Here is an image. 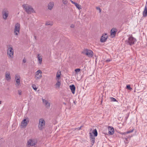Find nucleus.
Listing matches in <instances>:
<instances>
[{
    "mask_svg": "<svg viewBox=\"0 0 147 147\" xmlns=\"http://www.w3.org/2000/svg\"><path fill=\"white\" fill-rule=\"evenodd\" d=\"M128 37L127 40L125 41L126 43L130 45H134L136 41V38L133 37L132 35H129Z\"/></svg>",
    "mask_w": 147,
    "mask_h": 147,
    "instance_id": "nucleus-1",
    "label": "nucleus"
},
{
    "mask_svg": "<svg viewBox=\"0 0 147 147\" xmlns=\"http://www.w3.org/2000/svg\"><path fill=\"white\" fill-rule=\"evenodd\" d=\"M23 7L28 14H30L31 13L35 12L31 6L27 4H24L23 5Z\"/></svg>",
    "mask_w": 147,
    "mask_h": 147,
    "instance_id": "nucleus-2",
    "label": "nucleus"
},
{
    "mask_svg": "<svg viewBox=\"0 0 147 147\" xmlns=\"http://www.w3.org/2000/svg\"><path fill=\"white\" fill-rule=\"evenodd\" d=\"M82 53L84 55H86L89 57H92L94 55L93 51L91 50L85 49L83 50Z\"/></svg>",
    "mask_w": 147,
    "mask_h": 147,
    "instance_id": "nucleus-3",
    "label": "nucleus"
},
{
    "mask_svg": "<svg viewBox=\"0 0 147 147\" xmlns=\"http://www.w3.org/2000/svg\"><path fill=\"white\" fill-rule=\"evenodd\" d=\"M7 53L9 58H12L13 57V48L11 47V45H9L7 46Z\"/></svg>",
    "mask_w": 147,
    "mask_h": 147,
    "instance_id": "nucleus-4",
    "label": "nucleus"
},
{
    "mask_svg": "<svg viewBox=\"0 0 147 147\" xmlns=\"http://www.w3.org/2000/svg\"><path fill=\"white\" fill-rule=\"evenodd\" d=\"M3 17L4 19L6 20L9 16V11L7 9H3L2 11Z\"/></svg>",
    "mask_w": 147,
    "mask_h": 147,
    "instance_id": "nucleus-5",
    "label": "nucleus"
},
{
    "mask_svg": "<svg viewBox=\"0 0 147 147\" xmlns=\"http://www.w3.org/2000/svg\"><path fill=\"white\" fill-rule=\"evenodd\" d=\"M20 25L18 23H17L15 25L14 30V34L15 35H18L20 34Z\"/></svg>",
    "mask_w": 147,
    "mask_h": 147,
    "instance_id": "nucleus-6",
    "label": "nucleus"
},
{
    "mask_svg": "<svg viewBox=\"0 0 147 147\" xmlns=\"http://www.w3.org/2000/svg\"><path fill=\"white\" fill-rule=\"evenodd\" d=\"M45 125V120L42 119H39V121L38 125V127L40 130H42L44 128Z\"/></svg>",
    "mask_w": 147,
    "mask_h": 147,
    "instance_id": "nucleus-7",
    "label": "nucleus"
},
{
    "mask_svg": "<svg viewBox=\"0 0 147 147\" xmlns=\"http://www.w3.org/2000/svg\"><path fill=\"white\" fill-rule=\"evenodd\" d=\"M117 31V29L115 28H112L110 31V36L111 38H113L115 36Z\"/></svg>",
    "mask_w": 147,
    "mask_h": 147,
    "instance_id": "nucleus-8",
    "label": "nucleus"
},
{
    "mask_svg": "<svg viewBox=\"0 0 147 147\" xmlns=\"http://www.w3.org/2000/svg\"><path fill=\"white\" fill-rule=\"evenodd\" d=\"M42 71L40 70H38L36 72L35 76V78L37 80L40 79L42 76Z\"/></svg>",
    "mask_w": 147,
    "mask_h": 147,
    "instance_id": "nucleus-9",
    "label": "nucleus"
},
{
    "mask_svg": "<svg viewBox=\"0 0 147 147\" xmlns=\"http://www.w3.org/2000/svg\"><path fill=\"white\" fill-rule=\"evenodd\" d=\"M108 37L107 33L103 34L100 39V41L102 42H105L107 39Z\"/></svg>",
    "mask_w": 147,
    "mask_h": 147,
    "instance_id": "nucleus-10",
    "label": "nucleus"
},
{
    "mask_svg": "<svg viewBox=\"0 0 147 147\" xmlns=\"http://www.w3.org/2000/svg\"><path fill=\"white\" fill-rule=\"evenodd\" d=\"M29 122V120L28 118L24 119L22 121L21 123V125L22 126H26Z\"/></svg>",
    "mask_w": 147,
    "mask_h": 147,
    "instance_id": "nucleus-11",
    "label": "nucleus"
},
{
    "mask_svg": "<svg viewBox=\"0 0 147 147\" xmlns=\"http://www.w3.org/2000/svg\"><path fill=\"white\" fill-rule=\"evenodd\" d=\"M26 147H30V146H33L36 144L33 140H30L28 142Z\"/></svg>",
    "mask_w": 147,
    "mask_h": 147,
    "instance_id": "nucleus-12",
    "label": "nucleus"
},
{
    "mask_svg": "<svg viewBox=\"0 0 147 147\" xmlns=\"http://www.w3.org/2000/svg\"><path fill=\"white\" fill-rule=\"evenodd\" d=\"M108 129L109 131L108 134L110 135H112L114 133V128L112 127L109 126L108 127Z\"/></svg>",
    "mask_w": 147,
    "mask_h": 147,
    "instance_id": "nucleus-13",
    "label": "nucleus"
},
{
    "mask_svg": "<svg viewBox=\"0 0 147 147\" xmlns=\"http://www.w3.org/2000/svg\"><path fill=\"white\" fill-rule=\"evenodd\" d=\"M6 79L8 81L11 80V77L10 73L8 71H6L5 73Z\"/></svg>",
    "mask_w": 147,
    "mask_h": 147,
    "instance_id": "nucleus-14",
    "label": "nucleus"
},
{
    "mask_svg": "<svg viewBox=\"0 0 147 147\" xmlns=\"http://www.w3.org/2000/svg\"><path fill=\"white\" fill-rule=\"evenodd\" d=\"M79 10L82 9L81 6L79 4H78L76 2H74L71 0L70 1Z\"/></svg>",
    "mask_w": 147,
    "mask_h": 147,
    "instance_id": "nucleus-15",
    "label": "nucleus"
},
{
    "mask_svg": "<svg viewBox=\"0 0 147 147\" xmlns=\"http://www.w3.org/2000/svg\"><path fill=\"white\" fill-rule=\"evenodd\" d=\"M20 78L19 76H18V75H16L15 79L16 80V85L17 86H19L20 84Z\"/></svg>",
    "mask_w": 147,
    "mask_h": 147,
    "instance_id": "nucleus-16",
    "label": "nucleus"
},
{
    "mask_svg": "<svg viewBox=\"0 0 147 147\" xmlns=\"http://www.w3.org/2000/svg\"><path fill=\"white\" fill-rule=\"evenodd\" d=\"M57 82L55 85V86L56 88H59L61 85V81L59 80H56Z\"/></svg>",
    "mask_w": 147,
    "mask_h": 147,
    "instance_id": "nucleus-17",
    "label": "nucleus"
},
{
    "mask_svg": "<svg viewBox=\"0 0 147 147\" xmlns=\"http://www.w3.org/2000/svg\"><path fill=\"white\" fill-rule=\"evenodd\" d=\"M61 72L60 71H58L56 74V80H59L61 78Z\"/></svg>",
    "mask_w": 147,
    "mask_h": 147,
    "instance_id": "nucleus-18",
    "label": "nucleus"
},
{
    "mask_svg": "<svg viewBox=\"0 0 147 147\" xmlns=\"http://www.w3.org/2000/svg\"><path fill=\"white\" fill-rule=\"evenodd\" d=\"M70 88L72 93L73 94H74L75 93L76 88L74 85H71L70 86Z\"/></svg>",
    "mask_w": 147,
    "mask_h": 147,
    "instance_id": "nucleus-19",
    "label": "nucleus"
},
{
    "mask_svg": "<svg viewBox=\"0 0 147 147\" xmlns=\"http://www.w3.org/2000/svg\"><path fill=\"white\" fill-rule=\"evenodd\" d=\"M54 2H50L48 5V9L50 10H51L52 9L54 6Z\"/></svg>",
    "mask_w": 147,
    "mask_h": 147,
    "instance_id": "nucleus-20",
    "label": "nucleus"
},
{
    "mask_svg": "<svg viewBox=\"0 0 147 147\" xmlns=\"http://www.w3.org/2000/svg\"><path fill=\"white\" fill-rule=\"evenodd\" d=\"M143 16L144 17L147 16V9L146 6H145L143 12Z\"/></svg>",
    "mask_w": 147,
    "mask_h": 147,
    "instance_id": "nucleus-21",
    "label": "nucleus"
},
{
    "mask_svg": "<svg viewBox=\"0 0 147 147\" xmlns=\"http://www.w3.org/2000/svg\"><path fill=\"white\" fill-rule=\"evenodd\" d=\"M37 56H38V61H39V63L40 64H41L42 62V57L39 54Z\"/></svg>",
    "mask_w": 147,
    "mask_h": 147,
    "instance_id": "nucleus-22",
    "label": "nucleus"
},
{
    "mask_svg": "<svg viewBox=\"0 0 147 147\" xmlns=\"http://www.w3.org/2000/svg\"><path fill=\"white\" fill-rule=\"evenodd\" d=\"M92 133L95 136H96L97 135V132L96 129H95L93 130Z\"/></svg>",
    "mask_w": 147,
    "mask_h": 147,
    "instance_id": "nucleus-23",
    "label": "nucleus"
},
{
    "mask_svg": "<svg viewBox=\"0 0 147 147\" xmlns=\"http://www.w3.org/2000/svg\"><path fill=\"white\" fill-rule=\"evenodd\" d=\"M53 24V22L52 21H49L47 22V25L52 26Z\"/></svg>",
    "mask_w": 147,
    "mask_h": 147,
    "instance_id": "nucleus-24",
    "label": "nucleus"
},
{
    "mask_svg": "<svg viewBox=\"0 0 147 147\" xmlns=\"http://www.w3.org/2000/svg\"><path fill=\"white\" fill-rule=\"evenodd\" d=\"M80 71V69L79 68L76 69H75V71L76 72V74H78V73Z\"/></svg>",
    "mask_w": 147,
    "mask_h": 147,
    "instance_id": "nucleus-25",
    "label": "nucleus"
},
{
    "mask_svg": "<svg viewBox=\"0 0 147 147\" xmlns=\"http://www.w3.org/2000/svg\"><path fill=\"white\" fill-rule=\"evenodd\" d=\"M50 105V102H47V108H49Z\"/></svg>",
    "mask_w": 147,
    "mask_h": 147,
    "instance_id": "nucleus-26",
    "label": "nucleus"
},
{
    "mask_svg": "<svg viewBox=\"0 0 147 147\" xmlns=\"http://www.w3.org/2000/svg\"><path fill=\"white\" fill-rule=\"evenodd\" d=\"M62 3H63L65 4L66 5L67 3L68 2V1L67 0H62Z\"/></svg>",
    "mask_w": 147,
    "mask_h": 147,
    "instance_id": "nucleus-27",
    "label": "nucleus"
},
{
    "mask_svg": "<svg viewBox=\"0 0 147 147\" xmlns=\"http://www.w3.org/2000/svg\"><path fill=\"white\" fill-rule=\"evenodd\" d=\"M126 88L129 90H131L132 88L130 87V86L129 85H128L126 86Z\"/></svg>",
    "mask_w": 147,
    "mask_h": 147,
    "instance_id": "nucleus-28",
    "label": "nucleus"
},
{
    "mask_svg": "<svg viewBox=\"0 0 147 147\" xmlns=\"http://www.w3.org/2000/svg\"><path fill=\"white\" fill-rule=\"evenodd\" d=\"M32 87L33 89L35 90H36L37 89V88H36V85H35V84H33L32 85Z\"/></svg>",
    "mask_w": 147,
    "mask_h": 147,
    "instance_id": "nucleus-29",
    "label": "nucleus"
},
{
    "mask_svg": "<svg viewBox=\"0 0 147 147\" xmlns=\"http://www.w3.org/2000/svg\"><path fill=\"white\" fill-rule=\"evenodd\" d=\"M111 101H116V99L114 98H113V97H111Z\"/></svg>",
    "mask_w": 147,
    "mask_h": 147,
    "instance_id": "nucleus-30",
    "label": "nucleus"
},
{
    "mask_svg": "<svg viewBox=\"0 0 147 147\" xmlns=\"http://www.w3.org/2000/svg\"><path fill=\"white\" fill-rule=\"evenodd\" d=\"M96 9L97 10H98L99 11L100 13L101 12V10L100 8L98 7H96Z\"/></svg>",
    "mask_w": 147,
    "mask_h": 147,
    "instance_id": "nucleus-31",
    "label": "nucleus"
},
{
    "mask_svg": "<svg viewBox=\"0 0 147 147\" xmlns=\"http://www.w3.org/2000/svg\"><path fill=\"white\" fill-rule=\"evenodd\" d=\"M42 100L43 103L46 105V100L43 98H42Z\"/></svg>",
    "mask_w": 147,
    "mask_h": 147,
    "instance_id": "nucleus-32",
    "label": "nucleus"
},
{
    "mask_svg": "<svg viewBox=\"0 0 147 147\" xmlns=\"http://www.w3.org/2000/svg\"><path fill=\"white\" fill-rule=\"evenodd\" d=\"M119 133L120 134H121V135H125L126 134V132L122 133V132H119Z\"/></svg>",
    "mask_w": 147,
    "mask_h": 147,
    "instance_id": "nucleus-33",
    "label": "nucleus"
},
{
    "mask_svg": "<svg viewBox=\"0 0 147 147\" xmlns=\"http://www.w3.org/2000/svg\"><path fill=\"white\" fill-rule=\"evenodd\" d=\"M133 131V130H132L131 131H127V132H126V134H129V133L132 132Z\"/></svg>",
    "mask_w": 147,
    "mask_h": 147,
    "instance_id": "nucleus-34",
    "label": "nucleus"
},
{
    "mask_svg": "<svg viewBox=\"0 0 147 147\" xmlns=\"http://www.w3.org/2000/svg\"><path fill=\"white\" fill-rule=\"evenodd\" d=\"M82 127V126H81L80 127L76 129H77L78 130H80L81 129V128Z\"/></svg>",
    "mask_w": 147,
    "mask_h": 147,
    "instance_id": "nucleus-35",
    "label": "nucleus"
},
{
    "mask_svg": "<svg viewBox=\"0 0 147 147\" xmlns=\"http://www.w3.org/2000/svg\"><path fill=\"white\" fill-rule=\"evenodd\" d=\"M23 62L24 63H25L26 62V60L25 59V58L23 59Z\"/></svg>",
    "mask_w": 147,
    "mask_h": 147,
    "instance_id": "nucleus-36",
    "label": "nucleus"
},
{
    "mask_svg": "<svg viewBox=\"0 0 147 147\" xmlns=\"http://www.w3.org/2000/svg\"><path fill=\"white\" fill-rule=\"evenodd\" d=\"M111 61V60L110 59H108L106 61V62H109Z\"/></svg>",
    "mask_w": 147,
    "mask_h": 147,
    "instance_id": "nucleus-37",
    "label": "nucleus"
},
{
    "mask_svg": "<svg viewBox=\"0 0 147 147\" xmlns=\"http://www.w3.org/2000/svg\"><path fill=\"white\" fill-rule=\"evenodd\" d=\"M18 94L19 95H21V92H20V90L18 91Z\"/></svg>",
    "mask_w": 147,
    "mask_h": 147,
    "instance_id": "nucleus-38",
    "label": "nucleus"
},
{
    "mask_svg": "<svg viewBox=\"0 0 147 147\" xmlns=\"http://www.w3.org/2000/svg\"><path fill=\"white\" fill-rule=\"evenodd\" d=\"M34 38H35V40H37V38H36V36H34Z\"/></svg>",
    "mask_w": 147,
    "mask_h": 147,
    "instance_id": "nucleus-39",
    "label": "nucleus"
},
{
    "mask_svg": "<svg viewBox=\"0 0 147 147\" xmlns=\"http://www.w3.org/2000/svg\"><path fill=\"white\" fill-rule=\"evenodd\" d=\"M1 101H0V104H1Z\"/></svg>",
    "mask_w": 147,
    "mask_h": 147,
    "instance_id": "nucleus-40",
    "label": "nucleus"
},
{
    "mask_svg": "<svg viewBox=\"0 0 147 147\" xmlns=\"http://www.w3.org/2000/svg\"><path fill=\"white\" fill-rule=\"evenodd\" d=\"M90 136H91V134H92L91 133H90Z\"/></svg>",
    "mask_w": 147,
    "mask_h": 147,
    "instance_id": "nucleus-41",
    "label": "nucleus"
},
{
    "mask_svg": "<svg viewBox=\"0 0 147 147\" xmlns=\"http://www.w3.org/2000/svg\"><path fill=\"white\" fill-rule=\"evenodd\" d=\"M146 147H147V146H146Z\"/></svg>",
    "mask_w": 147,
    "mask_h": 147,
    "instance_id": "nucleus-42",
    "label": "nucleus"
}]
</instances>
